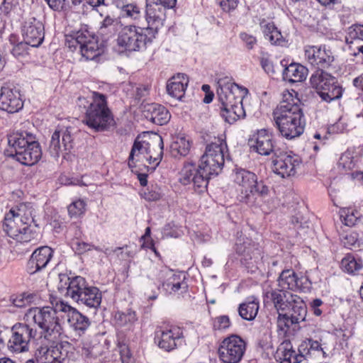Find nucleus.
I'll return each instance as SVG.
<instances>
[{"label":"nucleus","instance_id":"f257e3e1","mask_svg":"<svg viewBox=\"0 0 363 363\" xmlns=\"http://www.w3.org/2000/svg\"><path fill=\"white\" fill-rule=\"evenodd\" d=\"M273 118L281 135L288 140L303 133L304 115L296 91L291 90L283 93L282 101L273 111Z\"/></svg>","mask_w":363,"mask_h":363},{"label":"nucleus","instance_id":"f03ea898","mask_svg":"<svg viewBox=\"0 0 363 363\" xmlns=\"http://www.w3.org/2000/svg\"><path fill=\"white\" fill-rule=\"evenodd\" d=\"M217 85L221 116L230 124L243 118L245 112L242 100L248 93L247 89L239 86L228 77L219 78Z\"/></svg>","mask_w":363,"mask_h":363},{"label":"nucleus","instance_id":"7ed1b4c3","mask_svg":"<svg viewBox=\"0 0 363 363\" xmlns=\"http://www.w3.org/2000/svg\"><path fill=\"white\" fill-rule=\"evenodd\" d=\"M77 104L85 109L83 122L89 128L96 131H104L115 126L116 122L104 94L93 92L90 100L79 97Z\"/></svg>","mask_w":363,"mask_h":363},{"label":"nucleus","instance_id":"20e7f679","mask_svg":"<svg viewBox=\"0 0 363 363\" xmlns=\"http://www.w3.org/2000/svg\"><path fill=\"white\" fill-rule=\"evenodd\" d=\"M33 221L32 210L26 205L12 208L4 216L3 229L6 233L18 242L27 243L38 240V234L30 228Z\"/></svg>","mask_w":363,"mask_h":363},{"label":"nucleus","instance_id":"39448f33","mask_svg":"<svg viewBox=\"0 0 363 363\" xmlns=\"http://www.w3.org/2000/svg\"><path fill=\"white\" fill-rule=\"evenodd\" d=\"M23 320L30 328L36 326L40 329L41 335L49 341L55 342L63 334L62 323L51 306L30 308L26 312Z\"/></svg>","mask_w":363,"mask_h":363},{"label":"nucleus","instance_id":"423d86ee","mask_svg":"<svg viewBox=\"0 0 363 363\" xmlns=\"http://www.w3.org/2000/svg\"><path fill=\"white\" fill-rule=\"evenodd\" d=\"M233 179L238 186L239 201L248 206H254L257 196L265 197L269 195V186L263 181H259L257 176L250 171L235 169L233 173Z\"/></svg>","mask_w":363,"mask_h":363},{"label":"nucleus","instance_id":"0eeeda50","mask_svg":"<svg viewBox=\"0 0 363 363\" xmlns=\"http://www.w3.org/2000/svg\"><path fill=\"white\" fill-rule=\"evenodd\" d=\"M9 145L14 150L9 155L22 164L31 166L42 157V150L34 135L28 132H16L8 138Z\"/></svg>","mask_w":363,"mask_h":363},{"label":"nucleus","instance_id":"6e6552de","mask_svg":"<svg viewBox=\"0 0 363 363\" xmlns=\"http://www.w3.org/2000/svg\"><path fill=\"white\" fill-rule=\"evenodd\" d=\"M154 37L145 27L127 25L121 27L118 33L116 43L122 51H140L145 49Z\"/></svg>","mask_w":363,"mask_h":363},{"label":"nucleus","instance_id":"1a4fd4ad","mask_svg":"<svg viewBox=\"0 0 363 363\" xmlns=\"http://www.w3.org/2000/svg\"><path fill=\"white\" fill-rule=\"evenodd\" d=\"M227 144L223 138H218L208 145L202 155L199 167L207 176L218 175L222 170L225 162V152Z\"/></svg>","mask_w":363,"mask_h":363},{"label":"nucleus","instance_id":"9d476101","mask_svg":"<svg viewBox=\"0 0 363 363\" xmlns=\"http://www.w3.org/2000/svg\"><path fill=\"white\" fill-rule=\"evenodd\" d=\"M36 362L29 359L26 363H74L77 354L68 342L55 346H41L35 352Z\"/></svg>","mask_w":363,"mask_h":363},{"label":"nucleus","instance_id":"9b49d317","mask_svg":"<svg viewBox=\"0 0 363 363\" xmlns=\"http://www.w3.org/2000/svg\"><path fill=\"white\" fill-rule=\"evenodd\" d=\"M310 82L321 99L326 102L338 99L342 95V88L336 79L323 70L315 71L311 77Z\"/></svg>","mask_w":363,"mask_h":363},{"label":"nucleus","instance_id":"f8f14e48","mask_svg":"<svg viewBox=\"0 0 363 363\" xmlns=\"http://www.w3.org/2000/svg\"><path fill=\"white\" fill-rule=\"evenodd\" d=\"M155 142L157 144L159 152L153 155L151 153L150 144L146 141H138L136 140L133 145L128 158V166L133 169L135 167L134 159L136 157L137 160H141L145 158L150 160L149 163L157 166L163 155L164 143L162 138L159 135H155Z\"/></svg>","mask_w":363,"mask_h":363},{"label":"nucleus","instance_id":"ddd939ff","mask_svg":"<svg viewBox=\"0 0 363 363\" xmlns=\"http://www.w3.org/2000/svg\"><path fill=\"white\" fill-rule=\"evenodd\" d=\"M246 350L245 342L237 335L225 337L220 344L218 354L223 363H238Z\"/></svg>","mask_w":363,"mask_h":363},{"label":"nucleus","instance_id":"4468645a","mask_svg":"<svg viewBox=\"0 0 363 363\" xmlns=\"http://www.w3.org/2000/svg\"><path fill=\"white\" fill-rule=\"evenodd\" d=\"M36 336V330L30 328L28 323H18L11 330V336L7 343L9 350L16 353L27 352L29 342Z\"/></svg>","mask_w":363,"mask_h":363},{"label":"nucleus","instance_id":"2eb2a0df","mask_svg":"<svg viewBox=\"0 0 363 363\" xmlns=\"http://www.w3.org/2000/svg\"><path fill=\"white\" fill-rule=\"evenodd\" d=\"M209 179L199 165L193 163L185 164L180 172V182L184 185L192 184L194 190L199 193L206 189Z\"/></svg>","mask_w":363,"mask_h":363},{"label":"nucleus","instance_id":"dca6fc26","mask_svg":"<svg viewBox=\"0 0 363 363\" xmlns=\"http://www.w3.org/2000/svg\"><path fill=\"white\" fill-rule=\"evenodd\" d=\"M183 339V330L177 326L160 328L155 331V342L160 349L166 352L172 351L182 345Z\"/></svg>","mask_w":363,"mask_h":363},{"label":"nucleus","instance_id":"f3484780","mask_svg":"<svg viewBox=\"0 0 363 363\" xmlns=\"http://www.w3.org/2000/svg\"><path fill=\"white\" fill-rule=\"evenodd\" d=\"M304 52L307 61L318 70L329 67L334 61V55L326 45H306Z\"/></svg>","mask_w":363,"mask_h":363},{"label":"nucleus","instance_id":"a211bd4d","mask_svg":"<svg viewBox=\"0 0 363 363\" xmlns=\"http://www.w3.org/2000/svg\"><path fill=\"white\" fill-rule=\"evenodd\" d=\"M73 147V136L69 128L56 130L52 133L49 147L52 156L59 157L60 155H67Z\"/></svg>","mask_w":363,"mask_h":363},{"label":"nucleus","instance_id":"6ab92c4d","mask_svg":"<svg viewBox=\"0 0 363 363\" xmlns=\"http://www.w3.org/2000/svg\"><path fill=\"white\" fill-rule=\"evenodd\" d=\"M22 35L26 44L32 47H38L44 40V26L35 18H28L23 23Z\"/></svg>","mask_w":363,"mask_h":363},{"label":"nucleus","instance_id":"aec40b11","mask_svg":"<svg viewBox=\"0 0 363 363\" xmlns=\"http://www.w3.org/2000/svg\"><path fill=\"white\" fill-rule=\"evenodd\" d=\"M88 286L85 279L82 277L69 278L64 275L60 277L58 289L61 293L65 292L67 296L78 302L81 298V295L84 294Z\"/></svg>","mask_w":363,"mask_h":363},{"label":"nucleus","instance_id":"412c9836","mask_svg":"<svg viewBox=\"0 0 363 363\" xmlns=\"http://www.w3.org/2000/svg\"><path fill=\"white\" fill-rule=\"evenodd\" d=\"M278 288L284 291H304L310 286V282L304 276L298 277L292 269L282 271L278 279Z\"/></svg>","mask_w":363,"mask_h":363},{"label":"nucleus","instance_id":"4be33fe9","mask_svg":"<svg viewBox=\"0 0 363 363\" xmlns=\"http://www.w3.org/2000/svg\"><path fill=\"white\" fill-rule=\"evenodd\" d=\"M23 106L20 91L13 86H4L0 93V108L8 113H16Z\"/></svg>","mask_w":363,"mask_h":363},{"label":"nucleus","instance_id":"5701e85b","mask_svg":"<svg viewBox=\"0 0 363 363\" xmlns=\"http://www.w3.org/2000/svg\"><path fill=\"white\" fill-rule=\"evenodd\" d=\"M300 163L301 160L298 155L281 154L273 160V171L283 178L293 176Z\"/></svg>","mask_w":363,"mask_h":363},{"label":"nucleus","instance_id":"b1692460","mask_svg":"<svg viewBox=\"0 0 363 363\" xmlns=\"http://www.w3.org/2000/svg\"><path fill=\"white\" fill-rule=\"evenodd\" d=\"M249 143L250 147L261 155H269L275 151L273 136L265 129L257 130Z\"/></svg>","mask_w":363,"mask_h":363},{"label":"nucleus","instance_id":"393cba45","mask_svg":"<svg viewBox=\"0 0 363 363\" xmlns=\"http://www.w3.org/2000/svg\"><path fill=\"white\" fill-rule=\"evenodd\" d=\"M237 253L242 256V260L245 264L250 261L256 262L261 257L262 250L258 245L252 242L247 238H239L235 244Z\"/></svg>","mask_w":363,"mask_h":363},{"label":"nucleus","instance_id":"a878e982","mask_svg":"<svg viewBox=\"0 0 363 363\" xmlns=\"http://www.w3.org/2000/svg\"><path fill=\"white\" fill-rule=\"evenodd\" d=\"M52 250L48 246L35 250L28 261L29 273L33 274L45 268L52 259Z\"/></svg>","mask_w":363,"mask_h":363},{"label":"nucleus","instance_id":"bb28decb","mask_svg":"<svg viewBox=\"0 0 363 363\" xmlns=\"http://www.w3.org/2000/svg\"><path fill=\"white\" fill-rule=\"evenodd\" d=\"M296 296V294H292L291 291H284L279 288L266 293V297L272 302L274 308L279 313L288 310L291 307Z\"/></svg>","mask_w":363,"mask_h":363},{"label":"nucleus","instance_id":"cd10ccee","mask_svg":"<svg viewBox=\"0 0 363 363\" xmlns=\"http://www.w3.org/2000/svg\"><path fill=\"white\" fill-rule=\"evenodd\" d=\"M143 113L147 120L159 125L167 123L171 118L168 110L164 106L157 104L145 105Z\"/></svg>","mask_w":363,"mask_h":363},{"label":"nucleus","instance_id":"c85d7f7f","mask_svg":"<svg viewBox=\"0 0 363 363\" xmlns=\"http://www.w3.org/2000/svg\"><path fill=\"white\" fill-rule=\"evenodd\" d=\"M189 84V77L183 73L172 76L167 82V94L173 98L181 100L185 94Z\"/></svg>","mask_w":363,"mask_h":363},{"label":"nucleus","instance_id":"c756f323","mask_svg":"<svg viewBox=\"0 0 363 363\" xmlns=\"http://www.w3.org/2000/svg\"><path fill=\"white\" fill-rule=\"evenodd\" d=\"M325 347L318 340L308 339L298 346V351L303 354L304 359H316L320 360L326 357Z\"/></svg>","mask_w":363,"mask_h":363},{"label":"nucleus","instance_id":"7c9ffc66","mask_svg":"<svg viewBox=\"0 0 363 363\" xmlns=\"http://www.w3.org/2000/svg\"><path fill=\"white\" fill-rule=\"evenodd\" d=\"M83 42L79 52L85 60H93L103 52V48L99 45L97 38L88 31Z\"/></svg>","mask_w":363,"mask_h":363},{"label":"nucleus","instance_id":"2f4dec72","mask_svg":"<svg viewBox=\"0 0 363 363\" xmlns=\"http://www.w3.org/2000/svg\"><path fill=\"white\" fill-rule=\"evenodd\" d=\"M277 355L280 363H300L304 359L303 354L299 352L296 353L289 340H285L280 344Z\"/></svg>","mask_w":363,"mask_h":363},{"label":"nucleus","instance_id":"473e14b6","mask_svg":"<svg viewBox=\"0 0 363 363\" xmlns=\"http://www.w3.org/2000/svg\"><path fill=\"white\" fill-rule=\"evenodd\" d=\"M308 69L296 63H291L283 71V79L291 83L301 82L306 79Z\"/></svg>","mask_w":363,"mask_h":363},{"label":"nucleus","instance_id":"72a5a7b5","mask_svg":"<svg viewBox=\"0 0 363 363\" xmlns=\"http://www.w3.org/2000/svg\"><path fill=\"white\" fill-rule=\"evenodd\" d=\"M259 308V300L251 296L240 304L238 313L242 319L250 321L256 318Z\"/></svg>","mask_w":363,"mask_h":363},{"label":"nucleus","instance_id":"f704fd0d","mask_svg":"<svg viewBox=\"0 0 363 363\" xmlns=\"http://www.w3.org/2000/svg\"><path fill=\"white\" fill-rule=\"evenodd\" d=\"M67 322L70 328L79 335H82L90 325L89 318L76 309L68 315Z\"/></svg>","mask_w":363,"mask_h":363},{"label":"nucleus","instance_id":"c9c22d12","mask_svg":"<svg viewBox=\"0 0 363 363\" xmlns=\"http://www.w3.org/2000/svg\"><path fill=\"white\" fill-rule=\"evenodd\" d=\"M101 302V294L99 289L94 286H88L84 294L81 295L78 303L86 306L89 308H96Z\"/></svg>","mask_w":363,"mask_h":363},{"label":"nucleus","instance_id":"e433bc0d","mask_svg":"<svg viewBox=\"0 0 363 363\" xmlns=\"http://www.w3.org/2000/svg\"><path fill=\"white\" fill-rule=\"evenodd\" d=\"M261 27L266 40L272 44L281 45L284 42L281 32L273 23H261Z\"/></svg>","mask_w":363,"mask_h":363},{"label":"nucleus","instance_id":"4c0bfd02","mask_svg":"<svg viewBox=\"0 0 363 363\" xmlns=\"http://www.w3.org/2000/svg\"><path fill=\"white\" fill-rule=\"evenodd\" d=\"M189 141L183 136H176L170 145L171 154L174 157L186 156L190 150Z\"/></svg>","mask_w":363,"mask_h":363},{"label":"nucleus","instance_id":"58836bf2","mask_svg":"<svg viewBox=\"0 0 363 363\" xmlns=\"http://www.w3.org/2000/svg\"><path fill=\"white\" fill-rule=\"evenodd\" d=\"M291 307V316L293 318V321L298 323L305 320L307 314L306 305L301 297L296 295Z\"/></svg>","mask_w":363,"mask_h":363},{"label":"nucleus","instance_id":"ea45409f","mask_svg":"<svg viewBox=\"0 0 363 363\" xmlns=\"http://www.w3.org/2000/svg\"><path fill=\"white\" fill-rule=\"evenodd\" d=\"M184 275L177 274L167 267H162L157 275V279L162 283V286L166 291V288H170L177 283Z\"/></svg>","mask_w":363,"mask_h":363},{"label":"nucleus","instance_id":"a19ab883","mask_svg":"<svg viewBox=\"0 0 363 363\" xmlns=\"http://www.w3.org/2000/svg\"><path fill=\"white\" fill-rule=\"evenodd\" d=\"M363 267L362 261L351 254L347 255L341 261V268L350 274H354Z\"/></svg>","mask_w":363,"mask_h":363},{"label":"nucleus","instance_id":"79ce46f5","mask_svg":"<svg viewBox=\"0 0 363 363\" xmlns=\"http://www.w3.org/2000/svg\"><path fill=\"white\" fill-rule=\"evenodd\" d=\"M354 153L352 150H347L344 152L339 159L337 168L345 172L352 170L357 163Z\"/></svg>","mask_w":363,"mask_h":363},{"label":"nucleus","instance_id":"37998d69","mask_svg":"<svg viewBox=\"0 0 363 363\" xmlns=\"http://www.w3.org/2000/svg\"><path fill=\"white\" fill-rule=\"evenodd\" d=\"M340 218L342 222L347 226H354L360 219L361 213L352 208H342L340 210Z\"/></svg>","mask_w":363,"mask_h":363},{"label":"nucleus","instance_id":"c03bdc74","mask_svg":"<svg viewBox=\"0 0 363 363\" xmlns=\"http://www.w3.org/2000/svg\"><path fill=\"white\" fill-rule=\"evenodd\" d=\"M347 44H352L354 42H363V25L354 24L347 28L345 37Z\"/></svg>","mask_w":363,"mask_h":363},{"label":"nucleus","instance_id":"a18cd8bd","mask_svg":"<svg viewBox=\"0 0 363 363\" xmlns=\"http://www.w3.org/2000/svg\"><path fill=\"white\" fill-rule=\"evenodd\" d=\"M86 202L84 199H77L74 200L68 206V214L71 218H78L86 212Z\"/></svg>","mask_w":363,"mask_h":363},{"label":"nucleus","instance_id":"49530a36","mask_svg":"<svg viewBox=\"0 0 363 363\" xmlns=\"http://www.w3.org/2000/svg\"><path fill=\"white\" fill-rule=\"evenodd\" d=\"M121 12L123 16L137 22H139L143 16L140 8L135 3L123 5L121 7Z\"/></svg>","mask_w":363,"mask_h":363},{"label":"nucleus","instance_id":"de8ad7c7","mask_svg":"<svg viewBox=\"0 0 363 363\" xmlns=\"http://www.w3.org/2000/svg\"><path fill=\"white\" fill-rule=\"evenodd\" d=\"M85 31H78L74 35L67 36L66 38V45L71 51H75L77 49L80 50V45L84 43V39L86 38Z\"/></svg>","mask_w":363,"mask_h":363},{"label":"nucleus","instance_id":"09e8293b","mask_svg":"<svg viewBox=\"0 0 363 363\" xmlns=\"http://www.w3.org/2000/svg\"><path fill=\"white\" fill-rule=\"evenodd\" d=\"M115 320L119 326H124L135 322L137 316L135 312L133 311H128L126 313L117 312L115 314Z\"/></svg>","mask_w":363,"mask_h":363},{"label":"nucleus","instance_id":"8fccbe9b","mask_svg":"<svg viewBox=\"0 0 363 363\" xmlns=\"http://www.w3.org/2000/svg\"><path fill=\"white\" fill-rule=\"evenodd\" d=\"M141 196L147 201H156L162 197V190L157 184L152 185L144 190Z\"/></svg>","mask_w":363,"mask_h":363},{"label":"nucleus","instance_id":"3c124183","mask_svg":"<svg viewBox=\"0 0 363 363\" xmlns=\"http://www.w3.org/2000/svg\"><path fill=\"white\" fill-rule=\"evenodd\" d=\"M72 247L73 250L77 254H84L88 251L95 250L96 251H101L99 247L95 246L91 243L85 242L79 240H74L72 242Z\"/></svg>","mask_w":363,"mask_h":363},{"label":"nucleus","instance_id":"603ef678","mask_svg":"<svg viewBox=\"0 0 363 363\" xmlns=\"http://www.w3.org/2000/svg\"><path fill=\"white\" fill-rule=\"evenodd\" d=\"M36 298L35 295L33 294L23 293L16 296L13 298L12 301L15 306L21 308L34 303Z\"/></svg>","mask_w":363,"mask_h":363},{"label":"nucleus","instance_id":"864d4df0","mask_svg":"<svg viewBox=\"0 0 363 363\" xmlns=\"http://www.w3.org/2000/svg\"><path fill=\"white\" fill-rule=\"evenodd\" d=\"M294 323H296L295 321H293V318L291 315L289 316L286 314H281L279 313L277 328L284 334H286L289 327Z\"/></svg>","mask_w":363,"mask_h":363},{"label":"nucleus","instance_id":"5fc2aeb1","mask_svg":"<svg viewBox=\"0 0 363 363\" xmlns=\"http://www.w3.org/2000/svg\"><path fill=\"white\" fill-rule=\"evenodd\" d=\"M341 241L347 248L358 246V234L356 232H348L342 236Z\"/></svg>","mask_w":363,"mask_h":363},{"label":"nucleus","instance_id":"6e6d98bb","mask_svg":"<svg viewBox=\"0 0 363 363\" xmlns=\"http://www.w3.org/2000/svg\"><path fill=\"white\" fill-rule=\"evenodd\" d=\"M185 277L183 276L177 283L172 285L170 288H166V291L169 294L179 293L183 294L187 291V284L184 281Z\"/></svg>","mask_w":363,"mask_h":363},{"label":"nucleus","instance_id":"4d7b16f0","mask_svg":"<svg viewBox=\"0 0 363 363\" xmlns=\"http://www.w3.org/2000/svg\"><path fill=\"white\" fill-rule=\"evenodd\" d=\"M118 347L122 363H133L132 354L128 345L125 343L119 342Z\"/></svg>","mask_w":363,"mask_h":363},{"label":"nucleus","instance_id":"13d9d810","mask_svg":"<svg viewBox=\"0 0 363 363\" xmlns=\"http://www.w3.org/2000/svg\"><path fill=\"white\" fill-rule=\"evenodd\" d=\"M230 325V318L227 315H220L216 317L213 321V328L215 330H223L228 328Z\"/></svg>","mask_w":363,"mask_h":363},{"label":"nucleus","instance_id":"bf43d9fd","mask_svg":"<svg viewBox=\"0 0 363 363\" xmlns=\"http://www.w3.org/2000/svg\"><path fill=\"white\" fill-rule=\"evenodd\" d=\"M240 38L242 42L245 44V47L248 50H252L257 45L256 38L247 33L242 32L240 33Z\"/></svg>","mask_w":363,"mask_h":363},{"label":"nucleus","instance_id":"052dcab7","mask_svg":"<svg viewBox=\"0 0 363 363\" xmlns=\"http://www.w3.org/2000/svg\"><path fill=\"white\" fill-rule=\"evenodd\" d=\"M18 5V0H3L0 6V11L4 14H9Z\"/></svg>","mask_w":363,"mask_h":363},{"label":"nucleus","instance_id":"680f3d73","mask_svg":"<svg viewBox=\"0 0 363 363\" xmlns=\"http://www.w3.org/2000/svg\"><path fill=\"white\" fill-rule=\"evenodd\" d=\"M52 310H55V314L57 315V312H63L67 314V316L71 314V312L74 311L75 308H72L64 301L57 302Z\"/></svg>","mask_w":363,"mask_h":363},{"label":"nucleus","instance_id":"e2e57ef3","mask_svg":"<svg viewBox=\"0 0 363 363\" xmlns=\"http://www.w3.org/2000/svg\"><path fill=\"white\" fill-rule=\"evenodd\" d=\"M221 9L226 12L234 10L238 4V0H216Z\"/></svg>","mask_w":363,"mask_h":363},{"label":"nucleus","instance_id":"0e129e2a","mask_svg":"<svg viewBox=\"0 0 363 363\" xmlns=\"http://www.w3.org/2000/svg\"><path fill=\"white\" fill-rule=\"evenodd\" d=\"M124 247H116L113 250L106 249V253L108 255H115L120 259H125L128 257V253Z\"/></svg>","mask_w":363,"mask_h":363},{"label":"nucleus","instance_id":"69168bd1","mask_svg":"<svg viewBox=\"0 0 363 363\" xmlns=\"http://www.w3.org/2000/svg\"><path fill=\"white\" fill-rule=\"evenodd\" d=\"M49 6L55 11L63 9L65 0H45Z\"/></svg>","mask_w":363,"mask_h":363},{"label":"nucleus","instance_id":"338daca9","mask_svg":"<svg viewBox=\"0 0 363 363\" xmlns=\"http://www.w3.org/2000/svg\"><path fill=\"white\" fill-rule=\"evenodd\" d=\"M142 247L143 248H147V249L151 250L152 252H154V253L155 254L156 256H157V257L160 256L159 252H157V250H156V248L155 247L154 241L152 239L148 238V239L144 240Z\"/></svg>","mask_w":363,"mask_h":363},{"label":"nucleus","instance_id":"774afa93","mask_svg":"<svg viewBox=\"0 0 363 363\" xmlns=\"http://www.w3.org/2000/svg\"><path fill=\"white\" fill-rule=\"evenodd\" d=\"M353 86L363 94V73L355 77L352 81Z\"/></svg>","mask_w":363,"mask_h":363}]
</instances>
